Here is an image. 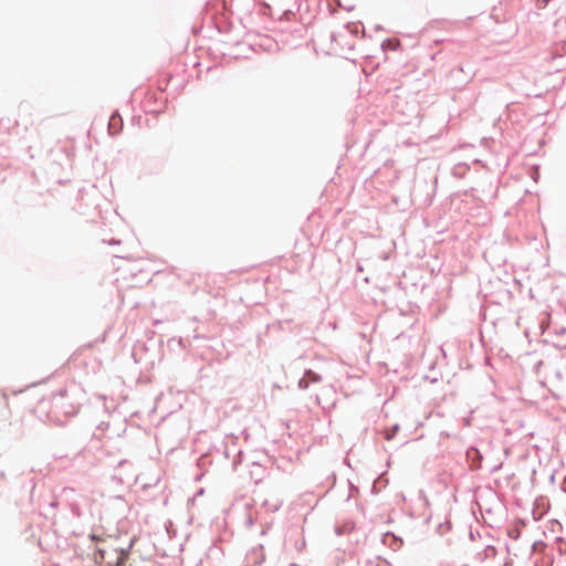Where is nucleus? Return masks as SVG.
I'll use <instances>...</instances> for the list:
<instances>
[{"label": "nucleus", "mask_w": 566, "mask_h": 566, "mask_svg": "<svg viewBox=\"0 0 566 566\" xmlns=\"http://www.w3.org/2000/svg\"><path fill=\"white\" fill-rule=\"evenodd\" d=\"M391 437H392V436H391V433H387V434L385 436V438H386L387 440H390V439H391Z\"/></svg>", "instance_id": "f257e3e1"}]
</instances>
